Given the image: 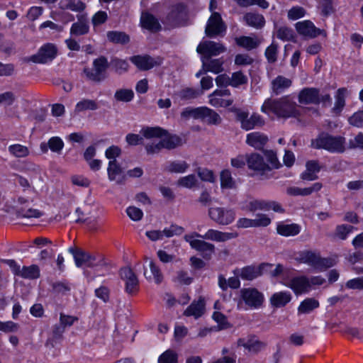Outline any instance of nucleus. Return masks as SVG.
<instances>
[{"instance_id":"obj_1","label":"nucleus","mask_w":363,"mask_h":363,"mask_svg":"<svg viewBox=\"0 0 363 363\" xmlns=\"http://www.w3.org/2000/svg\"><path fill=\"white\" fill-rule=\"evenodd\" d=\"M140 133L146 139L161 138L156 143H151L145 145V148L148 155L157 154L162 149L173 150L183 144L180 136L170 134L167 130L160 127H143Z\"/></svg>"},{"instance_id":"obj_2","label":"nucleus","mask_w":363,"mask_h":363,"mask_svg":"<svg viewBox=\"0 0 363 363\" xmlns=\"http://www.w3.org/2000/svg\"><path fill=\"white\" fill-rule=\"evenodd\" d=\"M261 111L266 113L271 111L281 118H296L300 116L299 106L289 96L278 99H266L261 107Z\"/></svg>"},{"instance_id":"obj_3","label":"nucleus","mask_w":363,"mask_h":363,"mask_svg":"<svg viewBox=\"0 0 363 363\" xmlns=\"http://www.w3.org/2000/svg\"><path fill=\"white\" fill-rule=\"evenodd\" d=\"M345 139L342 136H333L326 133H320L312 140V146L315 149H324L330 152L341 153L345 151Z\"/></svg>"},{"instance_id":"obj_4","label":"nucleus","mask_w":363,"mask_h":363,"mask_svg":"<svg viewBox=\"0 0 363 363\" xmlns=\"http://www.w3.org/2000/svg\"><path fill=\"white\" fill-rule=\"evenodd\" d=\"M96 258L94 255L82 250L75 256V264L77 267L85 266L94 268L98 275H105L109 273L110 267L103 259L96 262Z\"/></svg>"},{"instance_id":"obj_5","label":"nucleus","mask_w":363,"mask_h":363,"mask_svg":"<svg viewBox=\"0 0 363 363\" xmlns=\"http://www.w3.org/2000/svg\"><path fill=\"white\" fill-rule=\"evenodd\" d=\"M188 21V11L183 4L174 6L170 12L162 20L167 28L186 26Z\"/></svg>"},{"instance_id":"obj_6","label":"nucleus","mask_w":363,"mask_h":363,"mask_svg":"<svg viewBox=\"0 0 363 363\" xmlns=\"http://www.w3.org/2000/svg\"><path fill=\"white\" fill-rule=\"evenodd\" d=\"M232 111L235 113L236 121L240 123L241 128L246 131L264 125V118L257 113H253L250 116L247 111L241 108H235Z\"/></svg>"},{"instance_id":"obj_7","label":"nucleus","mask_w":363,"mask_h":363,"mask_svg":"<svg viewBox=\"0 0 363 363\" xmlns=\"http://www.w3.org/2000/svg\"><path fill=\"white\" fill-rule=\"evenodd\" d=\"M299 261L307 264L318 271H324L333 267L335 262L331 258H323L318 253L312 251H303L299 255Z\"/></svg>"},{"instance_id":"obj_8","label":"nucleus","mask_w":363,"mask_h":363,"mask_svg":"<svg viewBox=\"0 0 363 363\" xmlns=\"http://www.w3.org/2000/svg\"><path fill=\"white\" fill-rule=\"evenodd\" d=\"M208 213L209 218L218 225H229L232 223L235 218V213L232 208L211 207Z\"/></svg>"},{"instance_id":"obj_9","label":"nucleus","mask_w":363,"mask_h":363,"mask_svg":"<svg viewBox=\"0 0 363 363\" xmlns=\"http://www.w3.org/2000/svg\"><path fill=\"white\" fill-rule=\"evenodd\" d=\"M272 267V264L263 263L259 267L247 266L242 269H236L233 271V273L242 279L252 281L268 272Z\"/></svg>"},{"instance_id":"obj_10","label":"nucleus","mask_w":363,"mask_h":363,"mask_svg":"<svg viewBox=\"0 0 363 363\" xmlns=\"http://www.w3.org/2000/svg\"><path fill=\"white\" fill-rule=\"evenodd\" d=\"M195 237V233L191 235H186L184 240L189 243L193 249L200 252L204 259H211L215 252V245L203 240L194 239Z\"/></svg>"},{"instance_id":"obj_11","label":"nucleus","mask_w":363,"mask_h":363,"mask_svg":"<svg viewBox=\"0 0 363 363\" xmlns=\"http://www.w3.org/2000/svg\"><path fill=\"white\" fill-rule=\"evenodd\" d=\"M225 51V48L223 44L211 40L201 42L196 48V52L206 59L212 58Z\"/></svg>"},{"instance_id":"obj_12","label":"nucleus","mask_w":363,"mask_h":363,"mask_svg":"<svg viewBox=\"0 0 363 363\" xmlns=\"http://www.w3.org/2000/svg\"><path fill=\"white\" fill-rule=\"evenodd\" d=\"M226 30V26L218 12H213L207 22L205 33L208 37L219 35Z\"/></svg>"},{"instance_id":"obj_13","label":"nucleus","mask_w":363,"mask_h":363,"mask_svg":"<svg viewBox=\"0 0 363 363\" xmlns=\"http://www.w3.org/2000/svg\"><path fill=\"white\" fill-rule=\"evenodd\" d=\"M240 296L245 304L250 308H259L264 301L263 294L255 288L242 289Z\"/></svg>"},{"instance_id":"obj_14","label":"nucleus","mask_w":363,"mask_h":363,"mask_svg":"<svg viewBox=\"0 0 363 363\" xmlns=\"http://www.w3.org/2000/svg\"><path fill=\"white\" fill-rule=\"evenodd\" d=\"M57 48L51 43H47L40 48L37 54L30 56V61L35 63H47L57 55Z\"/></svg>"},{"instance_id":"obj_15","label":"nucleus","mask_w":363,"mask_h":363,"mask_svg":"<svg viewBox=\"0 0 363 363\" xmlns=\"http://www.w3.org/2000/svg\"><path fill=\"white\" fill-rule=\"evenodd\" d=\"M130 60L140 70H149L162 64V59L160 57H152L148 55H135L130 58Z\"/></svg>"},{"instance_id":"obj_16","label":"nucleus","mask_w":363,"mask_h":363,"mask_svg":"<svg viewBox=\"0 0 363 363\" xmlns=\"http://www.w3.org/2000/svg\"><path fill=\"white\" fill-rule=\"evenodd\" d=\"M121 278L125 282V291L133 294L138 289V279L130 267H123L120 270Z\"/></svg>"},{"instance_id":"obj_17","label":"nucleus","mask_w":363,"mask_h":363,"mask_svg":"<svg viewBox=\"0 0 363 363\" xmlns=\"http://www.w3.org/2000/svg\"><path fill=\"white\" fill-rule=\"evenodd\" d=\"M295 28L300 35L310 38H314L324 32V30L316 28L309 20L297 22L295 24Z\"/></svg>"},{"instance_id":"obj_18","label":"nucleus","mask_w":363,"mask_h":363,"mask_svg":"<svg viewBox=\"0 0 363 363\" xmlns=\"http://www.w3.org/2000/svg\"><path fill=\"white\" fill-rule=\"evenodd\" d=\"M266 345L265 342L259 340L255 337H247L238 340V346L243 347L249 352L253 354H257L264 349Z\"/></svg>"},{"instance_id":"obj_19","label":"nucleus","mask_w":363,"mask_h":363,"mask_svg":"<svg viewBox=\"0 0 363 363\" xmlns=\"http://www.w3.org/2000/svg\"><path fill=\"white\" fill-rule=\"evenodd\" d=\"M196 238H201L205 240H210L216 242H225L237 236L232 233L221 232L214 229H209L204 235L195 233Z\"/></svg>"},{"instance_id":"obj_20","label":"nucleus","mask_w":363,"mask_h":363,"mask_svg":"<svg viewBox=\"0 0 363 363\" xmlns=\"http://www.w3.org/2000/svg\"><path fill=\"white\" fill-rule=\"evenodd\" d=\"M247 164L249 169L262 173L271 170V167H269V165L264 161L263 157L257 153L251 154L247 159Z\"/></svg>"},{"instance_id":"obj_21","label":"nucleus","mask_w":363,"mask_h":363,"mask_svg":"<svg viewBox=\"0 0 363 363\" xmlns=\"http://www.w3.org/2000/svg\"><path fill=\"white\" fill-rule=\"evenodd\" d=\"M108 177L110 181H116L118 184H122L125 181V175L116 160H110L107 168Z\"/></svg>"},{"instance_id":"obj_22","label":"nucleus","mask_w":363,"mask_h":363,"mask_svg":"<svg viewBox=\"0 0 363 363\" xmlns=\"http://www.w3.org/2000/svg\"><path fill=\"white\" fill-rule=\"evenodd\" d=\"M296 294H302L310 290L309 279L305 276L297 277L291 279L288 284Z\"/></svg>"},{"instance_id":"obj_23","label":"nucleus","mask_w":363,"mask_h":363,"mask_svg":"<svg viewBox=\"0 0 363 363\" xmlns=\"http://www.w3.org/2000/svg\"><path fill=\"white\" fill-rule=\"evenodd\" d=\"M298 102L304 104H319V90L316 88H304L298 94Z\"/></svg>"},{"instance_id":"obj_24","label":"nucleus","mask_w":363,"mask_h":363,"mask_svg":"<svg viewBox=\"0 0 363 363\" xmlns=\"http://www.w3.org/2000/svg\"><path fill=\"white\" fill-rule=\"evenodd\" d=\"M306 170L301 173V178L306 181H313L318 178L317 174L320 171L321 166L317 160H309L306 164Z\"/></svg>"},{"instance_id":"obj_25","label":"nucleus","mask_w":363,"mask_h":363,"mask_svg":"<svg viewBox=\"0 0 363 363\" xmlns=\"http://www.w3.org/2000/svg\"><path fill=\"white\" fill-rule=\"evenodd\" d=\"M201 60L203 64V67L206 69V71L218 74L224 70V60L222 57L218 59H206L205 57H201Z\"/></svg>"},{"instance_id":"obj_26","label":"nucleus","mask_w":363,"mask_h":363,"mask_svg":"<svg viewBox=\"0 0 363 363\" xmlns=\"http://www.w3.org/2000/svg\"><path fill=\"white\" fill-rule=\"evenodd\" d=\"M268 142V137L260 132H252L247 135L246 143L255 149H262Z\"/></svg>"},{"instance_id":"obj_27","label":"nucleus","mask_w":363,"mask_h":363,"mask_svg":"<svg viewBox=\"0 0 363 363\" xmlns=\"http://www.w3.org/2000/svg\"><path fill=\"white\" fill-rule=\"evenodd\" d=\"M292 298V296L289 291H279L274 293L270 297L271 305L274 308H282L288 304Z\"/></svg>"},{"instance_id":"obj_28","label":"nucleus","mask_w":363,"mask_h":363,"mask_svg":"<svg viewBox=\"0 0 363 363\" xmlns=\"http://www.w3.org/2000/svg\"><path fill=\"white\" fill-rule=\"evenodd\" d=\"M205 311L204 300L200 297L197 301H193L191 305L184 311L186 316H194L195 318L201 317Z\"/></svg>"},{"instance_id":"obj_29","label":"nucleus","mask_w":363,"mask_h":363,"mask_svg":"<svg viewBox=\"0 0 363 363\" xmlns=\"http://www.w3.org/2000/svg\"><path fill=\"white\" fill-rule=\"evenodd\" d=\"M140 21L144 28L152 32H157L162 28L158 20L150 13H143Z\"/></svg>"},{"instance_id":"obj_30","label":"nucleus","mask_w":363,"mask_h":363,"mask_svg":"<svg viewBox=\"0 0 363 363\" xmlns=\"http://www.w3.org/2000/svg\"><path fill=\"white\" fill-rule=\"evenodd\" d=\"M246 23L251 27L256 29H261L265 25V19L262 14L249 12L247 13L243 17Z\"/></svg>"},{"instance_id":"obj_31","label":"nucleus","mask_w":363,"mask_h":363,"mask_svg":"<svg viewBox=\"0 0 363 363\" xmlns=\"http://www.w3.org/2000/svg\"><path fill=\"white\" fill-rule=\"evenodd\" d=\"M292 82L291 79L279 75L272 81V90L276 95L280 94L285 89L291 86Z\"/></svg>"},{"instance_id":"obj_32","label":"nucleus","mask_w":363,"mask_h":363,"mask_svg":"<svg viewBox=\"0 0 363 363\" xmlns=\"http://www.w3.org/2000/svg\"><path fill=\"white\" fill-rule=\"evenodd\" d=\"M64 147V143L59 137L51 138L47 143H42L40 144V150L43 153L48 152V149L57 153H60Z\"/></svg>"},{"instance_id":"obj_33","label":"nucleus","mask_w":363,"mask_h":363,"mask_svg":"<svg viewBox=\"0 0 363 363\" xmlns=\"http://www.w3.org/2000/svg\"><path fill=\"white\" fill-rule=\"evenodd\" d=\"M301 231V227L296 223H279L277 227V232L281 236L289 237L298 235Z\"/></svg>"},{"instance_id":"obj_34","label":"nucleus","mask_w":363,"mask_h":363,"mask_svg":"<svg viewBox=\"0 0 363 363\" xmlns=\"http://www.w3.org/2000/svg\"><path fill=\"white\" fill-rule=\"evenodd\" d=\"M320 306L319 301L315 298H306L298 307V314H308Z\"/></svg>"},{"instance_id":"obj_35","label":"nucleus","mask_w":363,"mask_h":363,"mask_svg":"<svg viewBox=\"0 0 363 363\" xmlns=\"http://www.w3.org/2000/svg\"><path fill=\"white\" fill-rule=\"evenodd\" d=\"M58 5L60 9L71 10L74 12H81L86 8L85 4L81 0H62Z\"/></svg>"},{"instance_id":"obj_36","label":"nucleus","mask_w":363,"mask_h":363,"mask_svg":"<svg viewBox=\"0 0 363 363\" xmlns=\"http://www.w3.org/2000/svg\"><path fill=\"white\" fill-rule=\"evenodd\" d=\"M201 121L208 125H218L221 123L222 118L214 110L204 106Z\"/></svg>"},{"instance_id":"obj_37","label":"nucleus","mask_w":363,"mask_h":363,"mask_svg":"<svg viewBox=\"0 0 363 363\" xmlns=\"http://www.w3.org/2000/svg\"><path fill=\"white\" fill-rule=\"evenodd\" d=\"M236 43L239 46L251 50L257 48L262 43V40L257 37L242 36L236 38Z\"/></svg>"},{"instance_id":"obj_38","label":"nucleus","mask_w":363,"mask_h":363,"mask_svg":"<svg viewBox=\"0 0 363 363\" xmlns=\"http://www.w3.org/2000/svg\"><path fill=\"white\" fill-rule=\"evenodd\" d=\"M17 276L28 279H38L40 277V269L35 264L29 267L23 266L20 269Z\"/></svg>"},{"instance_id":"obj_39","label":"nucleus","mask_w":363,"mask_h":363,"mask_svg":"<svg viewBox=\"0 0 363 363\" xmlns=\"http://www.w3.org/2000/svg\"><path fill=\"white\" fill-rule=\"evenodd\" d=\"M150 271L148 272L147 269L144 272V275L147 279L151 280L154 279V281L157 284H160L162 281V274L160 272V269L157 266L155 265V262L152 260H150L149 263Z\"/></svg>"},{"instance_id":"obj_40","label":"nucleus","mask_w":363,"mask_h":363,"mask_svg":"<svg viewBox=\"0 0 363 363\" xmlns=\"http://www.w3.org/2000/svg\"><path fill=\"white\" fill-rule=\"evenodd\" d=\"M64 331L65 328L63 325L60 324L55 325L52 328L51 336L45 342V346L54 347L55 345L61 339Z\"/></svg>"},{"instance_id":"obj_41","label":"nucleus","mask_w":363,"mask_h":363,"mask_svg":"<svg viewBox=\"0 0 363 363\" xmlns=\"http://www.w3.org/2000/svg\"><path fill=\"white\" fill-rule=\"evenodd\" d=\"M347 93L346 88H340L337 89L335 95V102L333 111L335 113H340L345 105V95Z\"/></svg>"},{"instance_id":"obj_42","label":"nucleus","mask_w":363,"mask_h":363,"mask_svg":"<svg viewBox=\"0 0 363 363\" xmlns=\"http://www.w3.org/2000/svg\"><path fill=\"white\" fill-rule=\"evenodd\" d=\"M209 104L213 107H228L233 103L232 99H223L220 94H216V90L208 96Z\"/></svg>"},{"instance_id":"obj_43","label":"nucleus","mask_w":363,"mask_h":363,"mask_svg":"<svg viewBox=\"0 0 363 363\" xmlns=\"http://www.w3.org/2000/svg\"><path fill=\"white\" fill-rule=\"evenodd\" d=\"M108 40L117 44H126L130 41L129 36L121 31H108L106 34Z\"/></svg>"},{"instance_id":"obj_44","label":"nucleus","mask_w":363,"mask_h":363,"mask_svg":"<svg viewBox=\"0 0 363 363\" xmlns=\"http://www.w3.org/2000/svg\"><path fill=\"white\" fill-rule=\"evenodd\" d=\"M98 108L99 104L95 100L84 99L76 104L74 111L79 113L87 110L95 111Z\"/></svg>"},{"instance_id":"obj_45","label":"nucleus","mask_w":363,"mask_h":363,"mask_svg":"<svg viewBox=\"0 0 363 363\" xmlns=\"http://www.w3.org/2000/svg\"><path fill=\"white\" fill-rule=\"evenodd\" d=\"M109 66L112 69L118 74H122L128 71V63L125 60H121L117 57H113L111 60Z\"/></svg>"},{"instance_id":"obj_46","label":"nucleus","mask_w":363,"mask_h":363,"mask_svg":"<svg viewBox=\"0 0 363 363\" xmlns=\"http://www.w3.org/2000/svg\"><path fill=\"white\" fill-rule=\"evenodd\" d=\"M204 106L198 108L187 107L181 113V116L184 118H193L197 120H202Z\"/></svg>"},{"instance_id":"obj_47","label":"nucleus","mask_w":363,"mask_h":363,"mask_svg":"<svg viewBox=\"0 0 363 363\" xmlns=\"http://www.w3.org/2000/svg\"><path fill=\"white\" fill-rule=\"evenodd\" d=\"M89 30V26L87 23L84 21H79L72 25L70 34L72 35L79 36L88 33Z\"/></svg>"},{"instance_id":"obj_48","label":"nucleus","mask_w":363,"mask_h":363,"mask_svg":"<svg viewBox=\"0 0 363 363\" xmlns=\"http://www.w3.org/2000/svg\"><path fill=\"white\" fill-rule=\"evenodd\" d=\"M189 167V165L185 161H173L170 162L164 169L170 173H183Z\"/></svg>"},{"instance_id":"obj_49","label":"nucleus","mask_w":363,"mask_h":363,"mask_svg":"<svg viewBox=\"0 0 363 363\" xmlns=\"http://www.w3.org/2000/svg\"><path fill=\"white\" fill-rule=\"evenodd\" d=\"M9 152L16 157H26L29 155V149L21 144H14L9 146Z\"/></svg>"},{"instance_id":"obj_50","label":"nucleus","mask_w":363,"mask_h":363,"mask_svg":"<svg viewBox=\"0 0 363 363\" xmlns=\"http://www.w3.org/2000/svg\"><path fill=\"white\" fill-rule=\"evenodd\" d=\"M134 97V92L130 89H120L114 94V99L117 101L130 102Z\"/></svg>"},{"instance_id":"obj_51","label":"nucleus","mask_w":363,"mask_h":363,"mask_svg":"<svg viewBox=\"0 0 363 363\" xmlns=\"http://www.w3.org/2000/svg\"><path fill=\"white\" fill-rule=\"evenodd\" d=\"M248 82L247 77L241 71L232 73L230 77V86L238 88L240 86L247 84Z\"/></svg>"},{"instance_id":"obj_52","label":"nucleus","mask_w":363,"mask_h":363,"mask_svg":"<svg viewBox=\"0 0 363 363\" xmlns=\"http://www.w3.org/2000/svg\"><path fill=\"white\" fill-rule=\"evenodd\" d=\"M83 72L87 79L96 83H100L107 77V76H103L98 72L94 67L92 68L85 67Z\"/></svg>"},{"instance_id":"obj_53","label":"nucleus","mask_w":363,"mask_h":363,"mask_svg":"<svg viewBox=\"0 0 363 363\" xmlns=\"http://www.w3.org/2000/svg\"><path fill=\"white\" fill-rule=\"evenodd\" d=\"M17 216L21 218H40L43 213L38 209L33 208H26L23 206L20 207L17 210Z\"/></svg>"},{"instance_id":"obj_54","label":"nucleus","mask_w":363,"mask_h":363,"mask_svg":"<svg viewBox=\"0 0 363 363\" xmlns=\"http://www.w3.org/2000/svg\"><path fill=\"white\" fill-rule=\"evenodd\" d=\"M93 67L103 76H106V71L109 67V62L104 56H101L93 61Z\"/></svg>"},{"instance_id":"obj_55","label":"nucleus","mask_w":363,"mask_h":363,"mask_svg":"<svg viewBox=\"0 0 363 363\" xmlns=\"http://www.w3.org/2000/svg\"><path fill=\"white\" fill-rule=\"evenodd\" d=\"M220 186L223 189H232L235 182L229 170L225 169L220 172Z\"/></svg>"},{"instance_id":"obj_56","label":"nucleus","mask_w":363,"mask_h":363,"mask_svg":"<svg viewBox=\"0 0 363 363\" xmlns=\"http://www.w3.org/2000/svg\"><path fill=\"white\" fill-rule=\"evenodd\" d=\"M158 363H178V355L172 350H167L158 359Z\"/></svg>"},{"instance_id":"obj_57","label":"nucleus","mask_w":363,"mask_h":363,"mask_svg":"<svg viewBox=\"0 0 363 363\" xmlns=\"http://www.w3.org/2000/svg\"><path fill=\"white\" fill-rule=\"evenodd\" d=\"M277 37L284 41L291 40L294 38V32L291 28L281 26L277 30Z\"/></svg>"},{"instance_id":"obj_58","label":"nucleus","mask_w":363,"mask_h":363,"mask_svg":"<svg viewBox=\"0 0 363 363\" xmlns=\"http://www.w3.org/2000/svg\"><path fill=\"white\" fill-rule=\"evenodd\" d=\"M264 55L269 63H275L277 60L278 45L273 42L269 47L267 48Z\"/></svg>"},{"instance_id":"obj_59","label":"nucleus","mask_w":363,"mask_h":363,"mask_svg":"<svg viewBox=\"0 0 363 363\" xmlns=\"http://www.w3.org/2000/svg\"><path fill=\"white\" fill-rule=\"evenodd\" d=\"M320 13L324 17H328L335 12L333 0H320Z\"/></svg>"},{"instance_id":"obj_60","label":"nucleus","mask_w":363,"mask_h":363,"mask_svg":"<svg viewBox=\"0 0 363 363\" xmlns=\"http://www.w3.org/2000/svg\"><path fill=\"white\" fill-rule=\"evenodd\" d=\"M196 183L197 179L194 174H189L188 176L181 177L177 181L178 186L188 189H191L192 187L196 186Z\"/></svg>"},{"instance_id":"obj_61","label":"nucleus","mask_w":363,"mask_h":363,"mask_svg":"<svg viewBox=\"0 0 363 363\" xmlns=\"http://www.w3.org/2000/svg\"><path fill=\"white\" fill-rule=\"evenodd\" d=\"M196 172L200 179L203 182L213 183L216 180V177L212 170L206 168L199 167L197 168Z\"/></svg>"},{"instance_id":"obj_62","label":"nucleus","mask_w":363,"mask_h":363,"mask_svg":"<svg viewBox=\"0 0 363 363\" xmlns=\"http://www.w3.org/2000/svg\"><path fill=\"white\" fill-rule=\"evenodd\" d=\"M201 93L192 88H186L179 93V96L183 100H191L197 98Z\"/></svg>"},{"instance_id":"obj_63","label":"nucleus","mask_w":363,"mask_h":363,"mask_svg":"<svg viewBox=\"0 0 363 363\" xmlns=\"http://www.w3.org/2000/svg\"><path fill=\"white\" fill-rule=\"evenodd\" d=\"M354 227L349 225H340L336 227L335 235L341 240H345L347 235L350 233Z\"/></svg>"},{"instance_id":"obj_64","label":"nucleus","mask_w":363,"mask_h":363,"mask_svg":"<svg viewBox=\"0 0 363 363\" xmlns=\"http://www.w3.org/2000/svg\"><path fill=\"white\" fill-rule=\"evenodd\" d=\"M349 123L355 127H361L363 124V110L355 112L348 119Z\"/></svg>"}]
</instances>
